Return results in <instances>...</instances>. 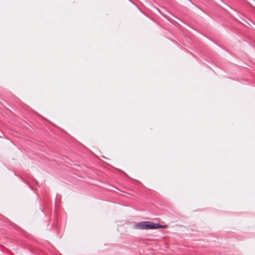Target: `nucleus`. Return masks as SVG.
<instances>
[{"label": "nucleus", "mask_w": 255, "mask_h": 255, "mask_svg": "<svg viewBox=\"0 0 255 255\" xmlns=\"http://www.w3.org/2000/svg\"><path fill=\"white\" fill-rule=\"evenodd\" d=\"M134 229L148 230L157 229L159 228H165L166 226L160 225L158 223H154L152 222L142 221L134 224L133 226Z\"/></svg>", "instance_id": "1"}, {"label": "nucleus", "mask_w": 255, "mask_h": 255, "mask_svg": "<svg viewBox=\"0 0 255 255\" xmlns=\"http://www.w3.org/2000/svg\"><path fill=\"white\" fill-rule=\"evenodd\" d=\"M189 2L191 3L192 4L196 5L194 3H193L190 0H187Z\"/></svg>", "instance_id": "2"}]
</instances>
